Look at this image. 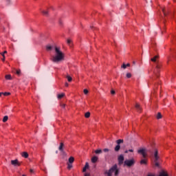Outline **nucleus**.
I'll use <instances>...</instances> for the list:
<instances>
[{"label":"nucleus","instance_id":"nucleus-1","mask_svg":"<svg viewBox=\"0 0 176 176\" xmlns=\"http://www.w3.org/2000/svg\"><path fill=\"white\" fill-rule=\"evenodd\" d=\"M55 55L52 56L51 59L53 63H60L64 60V53L60 50L59 47H54Z\"/></svg>","mask_w":176,"mask_h":176},{"label":"nucleus","instance_id":"nucleus-2","mask_svg":"<svg viewBox=\"0 0 176 176\" xmlns=\"http://www.w3.org/2000/svg\"><path fill=\"white\" fill-rule=\"evenodd\" d=\"M114 173L115 176L119 175V169H118V165L115 164L109 170L104 172L105 175L112 176V173Z\"/></svg>","mask_w":176,"mask_h":176},{"label":"nucleus","instance_id":"nucleus-3","mask_svg":"<svg viewBox=\"0 0 176 176\" xmlns=\"http://www.w3.org/2000/svg\"><path fill=\"white\" fill-rule=\"evenodd\" d=\"M135 164V160L134 159H131V160H126L124 162V167H133Z\"/></svg>","mask_w":176,"mask_h":176},{"label":"nucleus","instance_id":"nucleus-4","mask_svg":"<svg viewBox=\"0 0 176 176\" xmlns=\"http://www.w3.org/2000/svg\"><path fill=\"white\" fill-rule=\"evenodd\" d=\"M116 142L117 145L114 148V151H115V152H119V151H120V144H123L124 140L122 139H119V140H116Z\"/></svg>","mask_w":176,"mask_h":176},{"label":"nucleus","instance_id":"nucleus-5","mask_svg":"<svg viewBox=\"0 0 176 176\" xmlns=\"http://www.w3.org/2000/svg\"><path fill=\"white\" fill-rule=\"evenodd\" d=\"M11 164L14 167H19V166H21V162H19V160H11Z\"/></svg>","mask_w":176,"mask_h":176},{"label":"nucleus","instance_id":"nucleus-6","mask_svg":"<svg viewBox=\"0 0 176 176\" xmlns=\"http://www.w3.org/2000/svg\"><path fill=\"white\" fill-rule=\"evenodd\" d=\"M118 165L122 166V164L124 163V155H120L118 157Z\"/></svg>","mask_w":176,"mask_h":176},{"label":"nucleus","instance_id":"nucleus-7","mask_svg":"<svg viewBox=\"0 0 176 176\" xmlns=\"http://www.w3.org/2000/svg\"><path fill=\"white\" fill-rule=\"evenodd\" d=\"M138 153H141V155H142L143 157L145 159V157H146V153H145V149L142 148L138 150Z\"/></svg>","mask_w":176,"mask_h":176},{"label":"nucleus","instance_id":"nucleus-8","mask_svg":"<svg viewBox=\"0 0 176 176\" xmlns=\"http://www.w3.org/2000/svg\"><path fill=\"white\" fill-rule=\"evenodd\" d=\"M58 151H60V152H62L63 153H64V143L61 142L60 144V146L58 147Z\"/></svg>","mask_w":176,"mask_h":176},{"label":"nucleus","instance_id":"nucleus-9","mask_svg":"<svg viewBox=\"0 0 176 176\" xmlns=\"http://www.w3.org/2000/svg\"><path fill=\"white\" fill-rule=\"evenodd\" d=\"M160 157L158 155V151L157 149L155 150V153H154V160H159Z\"/></svg>","mask_w":176,"mask_h":176},{"label":"nucleus","instance_id":"nucleus-10","mask_svg":"<svg viewBox=\"0 0 176 176\" xmlns=\"http://www.w3.org/2000/svg\"><path fill=\"white\" fill-rule=\"evenodd\" d=\"M53 46L52 45H46V50L47 51V52H52V50H53Z\"/></svg>","mask_w":176,"mask_h":176},{"label":"nucleus","instance_id":"nucleus-11","mask_svg":"<svg viewBox=\"0 0 176 176\" xmlns=\"http://www.w3.org/2000/svg\"><path fill=\"white\" fill-rule=\"evenodd\" d=\"M67 43L68 45V46H69L70 47H72V46H73L72 40H71L70 38H68L67 40Z\"/></svg>","mask_w":176,"mask_h":176},{"label":"nucleus","instance_id":"nucleus-12","mask_svg":"<svg viewBox=\"0 0 176 176\" xmlns=\"http://www.w3.org/2000/svg\"><path fill=\"white\" fill-rule=\"evenodd\" d=\"M88 168H89V163L86 162L85 166H84V168L82 169V173H86Z\"/></svg>","mask_w":176,"mask_h":176},{"label":"nucleus","instance_id":"nucleus-13","mask_svg":"<svg viewBox=\"0 0 176 176\" xmlns=\"http://www.w3.org/2000/svg\"><path fill=\"white\" fill-rule=\"evenodd\" d=\"M98 160V157H97V156H94V157L91 158V162H92L93 163H97Z\"/></svg>","mask_w":176,"mask_h":176},{"label":"nucleus","instance_id":"nucleus-14","mask_svg":"<svg viewBox=\"0 0 176 176\" xmlns=\"http://www.w3.org/2000/svg\"><path fill=\"white\" fill-rule=\"evenodd\" d=\"M6 53H8L7 51H4L3 52L0 53L1 56H2L3 57V58L1 59L2 61H5V54H6Z\"/></svg>","mask_w":176,"mask_h":176},{"label":"nucleus","instance_id":"nucleus-15","mask_svg":"<svg viewBox=\"0 0 176 176\" xmlns=\"http://www.w3.org/2000/svg\"><path fill=\"white\" fill-rule=\"evenodd\" d=\"M65 94H64V93L58 94L57 98H58V100H61V98H63V97H65Z\"/></svg>","mask_w":176,"mask_h":176},{"label":"nucleus","instance_id":"nucleus-16","mask_svg":"<svg viewBox=\"0 0 176 176\" xmlns=\"http://www.w3.org/2000/svg\"><path fill=\"white\" fill-rule=\"evenodd\" d=\"M135 109H137L138 112H141V107L138 103H136Z\"/></svg>","mask_w":176,"mask_h":176},{"label":"nucleus","instance_id":"nucleus-17","mask_svg":"<svg viewBox=\"0 0 176 176\" xmlns=\"http://www.w3.org/2000/svg\"><path fill=\"white\" fill-rule=\"evenodd\" d=\"M21 156L23 157H25V159H28V153L23 152V153H22Z\"/></svg>","mask_w":176,"mask_h":176},{"label":"nucleus","instance_id":"nucleus-18","mask_svg":"<svg viewBox=\"0 0 176 176\" xmlns=\"http://www.w3.org/2000/svg\"><path fill=\"white\" fill-rule=\"evenodd\" d=\"M154 163H155V167H160L159 160H154Z\"/></svg>","mask_w":176,"mask_h":176},{"label":"nucleus","instance_id":"nucleus-19","mask_svg":"<svg viewBox=\"0 0 176 176\" xmlns=\"http://www.w3.org/2000/svg\"><path fill=\"white\" fill-rule=\"evenodd\" d=\"M74 162H75V158H74V157H70L69 158V163H70V164H72Z\"/></svg>","mask_w":176,"mask_h":176},{"label":"nucleus","instance_id":"nucleus-20","mask_svg":"<svg viewBox=\"0 0 176 176\" xmlns=\"http://www.w3.org/2000/svg\"><path fill=\"white\" fill-rule=\"evenodd\" d=\"M159 176H168V175H167V173H166L164 170H162V172L160 173Z\"/></svg>","mask_w":176,"mask_h":176},{"label":"nucleus","instance_id":"nucleus-21","mask_svg":"<svg viewBox=\"0 0 176 176\" xmlns=\"http://www.w3.org/2000/svg\"><path fill=\"white\" fill-rule=\"evenodd\" d=\"M157 58H159V56H155L153 58H152L151 60V61H153V63H156V60H157Z\"/></svg>","mask_w":176,"mask_h":176},{"label":"nucleus","instance_id":"nucleus-22","mask_svg":"<svg viewBox=\"0 0 176 176\" xmlns=\"http://www.w3.org/2000/svg\"><path fill=\"white\" fill-rule=\"evenodd\" d=\"M41 13H43V14L44 16H48V14H49V11H47V10H43V11H41Z\"/></svg>","mask_w":176,"mask_h":176},{"label":"nucleus","instance_id":"nucleus-23","mask_svg":"<svg viewBox=\"0 0 176 176\" xmlns=\"http://www.w3.org/2000/svg\"><path fill=\"white\" fill-rule=\"evenodd\" d=\"M95 153L96 155H100V153H102V149L96 150Z\"/></svg>","mask_w":176,"mask_h":176},{"label":"nucleus","instance_id":"nucleus-24","mask_svg":"<svg viewBox=\"0 0 176 176\" xmlns=\"http://www.w3.org/2000/svg\"><path fill=\"white\" fill-rule=\"evenodd\" d=\"M8 119H9V117L8 116H5L3 118V123L8 122Z\"/></svg>","mask_w":176,"mask_h":176},{"label":"nucleus","instance_id":"nucleus-25","mask_svg":"<svg viewBox=\"0 0 176 176\" xmlns=\"http://www.w3.org/2000/svg\"><path fill=\"white\" fill-rule=\"evenodd\" d=\"M6 79H7L8 80H12V76H10V75H6Z\"/></svg>","mask_w":176,"mask_h":176},{"label":"nucleus","instance_id":"nucleus-26","mask_svg":"<svg viewBox=\"0 0 176 176\" xmlns=\"http://www.w3.org/2000/svg\"><path fill=\"white\" fill-rule=\"evenodd\" d=\"M67 79L68 82H72V77H71L69 76H67Z\"/></svg>","mask_w":176,"mask_h":176},{"label":"nucleus","instance_id":"nucleus-27","mask_svg":"<svg viewBox=\"0 0 176 176\" xmlns=\"http://www.w3.org/2000/svg\"><path fill=\"white\" fill-rule=\"evenodd\" d=\"M140 164H146V160H142L140 161Z\"/></svg>","mask_w":176,"mask_h":176},{"label":"nucleus","instance_id":"nucleus-28","mask_svg":"<svg viewBox=\"0 0 176 176\" xmlns=\"http://www.w3.org/2000/svg\"><path fill=\"white\" fill-rule=\"evenodd\" d=\"M157 119H162V113H157Z\"/></svg>","mask_w":176,"mask_h":176},{"label":"nucleus","instance_id":"nucleus-29","mask_svg":"<svg viewBox=\"0 0 176 176\" xmlns=\"http://www.w3.org/2000/svg\"><path fill=\"white\" fill-rule=\"evenodd\" d=\"M85 118H90V112H87V113L85 114Z\"/></svg>","mask_w":176,"mask_h":176},{"label":"nucleus","instance_id":"nucleus-30","mask_svg":"<svg viewBox=\"0 0 176 176\" xmlns=\"http://www.w3.org/2000/svg\"><path fill=\"white\" fill-rule=\"evenodd\" d=\"M67 168H68L69 170H71V168H72V164H67Z\"/></svg>","mask_w":176,"mask_h":176},{"label":"nucleus","instance_id":"nucleus-31","mask_svg":"<svg viewBox=\"0 0 176 176\" xmlns=\"http://www.w3.org/2000/svg\"><path fill=\"white\" fill-rule=\"evenodd\" d=\"M126 78H128V79H130V78H131V73H127V74H126Z\"/></svg>","mask_w":176,"mask_h":176},{"label":"nucleus","instance_id":"nucleus-32","mask_svg":"<svg viewBox=\"0 0 176 176\" xmlns=\"http://www.w3.org/2000/svg\"><path fill=\"white\" fill-rule=\"evenodd\" d=\"M103 152H104V153H108V152H109V148H104V149H103Z\"/></svg>","mask_w":176,"mask_h":176},{"label":"nucleus","instance_id":"nucleus-33","mask_svg":"<svg viewBox=\"0 0 176 176\" xmlns=\"http://www.w3.org/2000/svg\"><path fill=\"white\" fill-rule=\"evenodd\" d=\"M122 68H123L124 69H126V68H127L126 64L123 63L122 65Z\"/></svg>","mask_w":176,"mask_h":176},{"label":"nucleus","instance_id":"nucleus-34","mask_svg":"<svg viewBox=\"0 0 176 176\" xmlns=\"http://www.w3.org/2000/svg\"><path fill=\"white\" fill-rule=\"evenodd\" d=\"M20 74H21V69L16 70V75H20Z\"/></svg>","mask_w":176,"mask_h":176},{"label":"nucleus","instance_id":"nucleus-35","mask_svg":"<svg viewBox=\"0 0 176 176\" xmlns=\"http://www.w3.org/2000/svg\"><path fill=\"white\" fill-rule=\"evenodd\" d=\"M89 94V90L87 89H84V94Z\"/></svg>","mask_w":176,"mask_h":176},{"label":"nucleus","instance_id":"nucleus-36","mask_svg":"<svg viewBox=\"0 0 176 176\" xmlns=\"http://www.w3.org/2000/svg\"><path fill=\"white\" fill-rule=\"evenodd\" d=\"M3 96H10V92H5V93H3Z\"/></svg>","mask_w":176,"mask_h":176},{"label":"nucleus","instance_id":"nucleus-37","mask_svg":"<svg viewBox=\"0 0 176 176\" xmlns=\"http://www.w3.org/2000/svg\"><path fill=\"white\" fill-rule=\"evenodd\" d=\"M160 68V65H157L156 69H157V72H159V69Z\"/></svg>","mask_w":176,"mask_h":176},{"label":"nucleus","instance_id":"nucleus-38","mask_svg":"<svg viewBox=\"0 0 176 176\" xmlns=\"http://www.w3.org/2000/svg\"><path fill=\"white\" fill-rule=\"evenodd\" d=\"M162 12H163L164 16L167 15V14H166V10H164V8H162Z\"/></svg>","mask_w":176,"mask_h":176},{"label":"nucleus","instance_id":"nucleus-39","mask_svg":"<svg viewBox=\"0 0 176 176\" xmlns=\"http://www.w3.org/2000/svg\"><path fill=\"white\" fill-rule=\"evenodd\" d=\"M111 94H115V91L114 90H111Z\"/></svg>","mask_w":176,"mask_h":176},{"label":"nucleus","instance_id":"nucleus-40","mask_svg":"<svg viewBox=\"0 0 176 176\" xmlns=\"http://www.w3.org/2000/svg\"><path fill=\"white\" fill-rule=\"evenodd\" d=\"M128 152H134V150H133V149H129V150H128Z\"/></svg>","mask_w":176,"mask_h":176},{"label":"nucleus","instance_id":"nucleus-41","mask_svg":"<svg viewBox=\"0 0 176 176\" xmlns=\"http://www.w3.org/2000/svg\"><path fill=\"white\" fill-rule=\"evenodd\" d=\"M155 76H157V78H159V74L157 73H155Z\"/></svg>","mask_w":176,"mask_h":176},{"label":"nucleus","instance_id":"nucleus-42","mask_svg":"<svg viewBox=\"0 0 176 176\" xmlns=\"http://www.w3.org/2000/svg\"><path fill=\"white\" fill-rule=\"evenodd\" d=\"M65 86L66 87H68V82H65Z\"/></svg>","mask_w":176,"mask_h":176},{"label":"nucleus","instance_id":"nucleus-43","mask_svg":"<svg viewBox=\"0 0 176 176\" xmlns=\"http://www.w3.org/2000/svg\"><path fill=\"white\" fill-rule=\"evenodd\" d=\"M85 176H90V174H89V173H85Z\"/></svg>","mask_w":176,"mask_h":176},{"label":"nucleus","instance_id":"nucleus-44","mask_svg":"<svg viewBox=\"0 0 176 176\" xmlns=\"http://www.w3.org/2000/svg\"><path fill=\"white\" fill-rule=\"evenodd\" d=\"M61 107H63V108H65V104H61Z\"/></svg>","mask_w":176,"mask_h":176},{"label":"nucleus","instance_id":"nucleus-45","mask_svg":"<svg viewBox=\"0 0 176 176\" xmlns=\"http://www.w3.org/2000/svg\"><path fill=\"white\" fill-rule=\"evenodd\" d=\"M124 153H129V150H126V151H124Z\"/></svg>","mask_w":176,"mask_h":176},{"label":"nucleus","instance_id":"nucleus-46","mask_svg":"<svg viewBox=\"0 0 176 176\" xmlns=\"http://www.w3.org/2000/svg\"><path fill=\"white\" fill-rule=\"evenodd\" d=\"M126 65V67H130V63H127Z\"/></svg>","mask_w":176,"mask_h":176},{"label":"nucleus","instance_id":"nucleus-47","mask_svg":"<svg viewBox=\"0 0 176 176\" xmlns=\"http://www.w3.org/2000/svg\"><path fill=\"white\" fill-rule=\"evenodd\" d=\"M2 94H3V92H0V97L2 96Z\"/></svg>","mask_w":176,"mask_h":176},{"label":"nucleus","instance_id":"nucleus-48","mask_svg":"<svg viewBox=\"0 0 176 176\" xmlns=\"http://www.w3.org/2000/svg\"><path fill=\"white\" fill-rule=\"evenodd\" d=\"M30 173H34V170L30 169Z\"/></svg>","mask_w":176,"mask_h":176},{"label":"nucleus","instance_id":"nucleus-49","mask_svg":"<svg viewBox=\"0 0 176 176\" xmlns=\"http://www.w3.org/2000/svg\"><path fill=\"white\" fill-rule=\"evenodd\" d=\"M56 153H58V151H56Z\"/></svg>","mask_w":176,"mask_h":176},{"label":"nucleus","instance_id":"nucleus-50","mask_svg":"<svg viewBox=\"0 0 176 176\" xmlns=\"http://www.w3.org/2000/svg\"><path fill=\"white\" fill-rule=\"evenodd\" d=\"M8 2H10V0H7Z\"/></svg>","mask_w":176,"mask_h":176},{"label":"nucleus","instance_id":"nucleus-51","mask_svg":"<svg viewBox=\"0 0 176 176\" xmlns=\"http://www.w3.org/2000/svg\"><path fill=\"white\" fill-rule=\"evenodd\" d=\"M133 64H135V61H133Z\"/></svg>","mask_w":176,"mask_h":176},{"label":"nucleus","instance_id":"nucleus-52","mask_svg":"<svg viewBox=\"0 0 176 176\" xmlns=\"http://www.w3.org/2000/svg\"><path fill=\"white\" fill-rule=\"evenodd\" d=\"M22 176H26L25 175H23Z\"/></svg>","mask_w":176,"mask_h":176}]
</instances>
